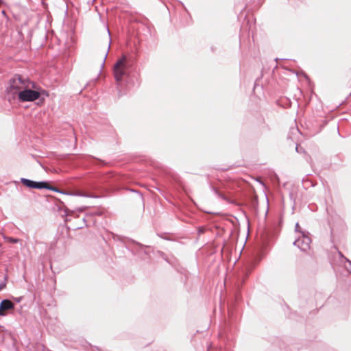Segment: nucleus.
<instances>
[{
    "instance_id": "nucleus-1",
    "label": "nucleus",
    "mask_w": 351,
    "mask_h": 351,
    "mask_svg": "<svg viewBox=\"0 0 351 351\" xmlns=\"http://www.w3.org/2000/svg\"><path fill=\"white\" fill-rule=\"evenodd\" d=\"M30 80L28 77L15 75L10 78L6 86V93L12 99H16Z\"/></svg>"
},
{
    "instance_id": "nucleus-2",
    "label": "nucleus",
    "mask_w": 351,
    "mask_h": 351,
    "mask_svg": "<svg viewBox=\"0 0 351 351\" xmlns=\"http://www.w3.org/2000/svg\"><path fill=\"white\" fill-rule=\"evenodd\" d=\"M40 90L35 82L29 80L16 98L20 102L34 101L40 97Z\"/></svg>"
},
{
    "instance_id": "nucleus-3",
    "label": "nucleus",
    "mask_w": 351,
    "mask_h": 351,
    "mask_svg": "<svg viewBox=\"0 0 351 351\" xmlns=\"http://www.w3.org/2000/svg\"><path fill=\"white\" fill-rule=\"evenodd\" d=\"M129 67L130 63L125 56H123L121 59L117 61L114 65L113 72L117 82H121L124 77L128 75Z\"/></svg>"
},
{
    "instance_id": "nucleus-4",
    "label": "nucleus",
    "mask_w": 351,
    "mask_h": 351,
    "mask_svg": "<svg viewBox=\"0 0 351 351\" xmlns=\"http://www.w3.org/2000/svg\"><path fill=\"white\" fill-rule=\"evenodd\" d=\"M311 239L305 232H301V235L295 239L293 245L300 248L302 251H307L310 248Z\"/></svg>"
},
{
    "instance_id": "nucleus-5",
    "label": "nucleus",
    "mask_w": 351,
    "mask_h": 351,
    "mask_svg": "<svg viewBox=\"0 0 351 351\" xmlns=\"http://www.w3.org/2000/svg\"><path fill=\"white\" fill-rule=\"evenodd\" d=\"M21 182L29 189H42L46 186V182H35L27 178H21Z\"/></svg>"
},
{
    "instance_id": "nucleus-6",
    "label": "nucleus",
    "mask_w": 351,
    "mask_h": 351,
    "mask_svg": "<svg viewBox=\"0 0 351 351\" xmlns=\"http://www.w3.org/2000/svg\"><path fill=\"white\" fill-rule=\"evenodd\" d=\"M14 308V304L12 301L5 299L0 303V316H5L8 314L10 310Z\"/></svg>"
},
{
    "instance_id": "nucleus-7",
    "label": "nucleus",
    "mask_w": 351,
    "mask_h": 351,
    "mask_svg": "<svg viewBox=\"0 0 351 351\" xmlns=\"http://www.w3.org/2000/svg\"><path fill=\"white\" fill-rule=\"evenodd\" d=\"M46 186L47 187H44V189H49L50 191H56V192H58V193H62L58 189H57V188H56L54 186H50L47 182H46Z\"/></svg>"
},
{
    "instance_id": "nucleus-8",
    "label": "nucleus",
    "mask_w": 351,
    "mask_h": 351,
    "mask_svg": "<svg viewBox=\"0 0 351 351\" xmlns=\"http://www.w3.org/2000/svg\"><path fill=\"white\" fill-rule=\"evenodd\" d=\"M5 240L10 243H16L19 241V239L12 237H6Z\"/></svg>"
},
{
    "instance_id": "nucleus-9",
    "label": "nucleus",
    "mask_w": 351,
    "mask_h": 351,
    "mask_svg": "<svg viewBox=\"0 0 351 351\" xmlns=\"http://www.w3.org/2000/svg\"><path fill=\"white\" fill-rule=\"evenodd\" d=\"M295 149L298 153L304 152V149L302 147H300L298 145L296 146Z\"/></svg>"
},
{
    "instance_id": "nucleus-10",
    "label": "nucleus",
    "mask_w": 351,
    "mask_h": 351,
    "mask_svg": "<svg viewBox=\"0 0 351 351\" xmlns=\"http://www.w3.org/2000/svg\"><path fill=\"white\" fill-rule=\"evenodd\" d=\"M23 299V297H17V298H13V300L16 302V303H19L21 302Z\"/></svg>"
},
{
    "instance_id": "nucleus-11",
    "label": "nucleus",
    "mask_w": 351,
    "mask_h": 351,
    "mask_svg": "<svg viewBox=\"0 0 351 351\" xmlns=\"http://www.w3.org/2000/svg\"><path fill=\"white\" fill-rule=\"evenodd\" d=\"M300 226H299V223H297L295 224V231H296V232H298L301 234V232H302V231H300Z\"/></svg>"
},
{
    "instance_id": "nucleus-12",
    "label": "nucleus",
    "mask_w": 351,
    "mask_h": 351,
    "mask_svg": "<svg viewBox=\"0 0 351 351\" xmlns=\"http://www.w3.org/2000/svg\"><path fill=\"white\" fill-rule=\"evenodd\" d=\"M6 287L5 282H1L0 283V291L4 289Z\"/></svg>"
},
{
    "instance_id": "nucleus-13",
    "label": "nucleus",
    "mask_w": 351,
    "mask_h": 351,
    "mask_svg": "<svg viewBox=\"0 0 351 351\" xmlns=\"http://www.w3.org/2000/svg\"><path fill=\"white\" fill-rule=\"evenodd\" d=\"M107 55H108V51H107V52H106V53H105V56H104V60L106 58Z\"/></svg>"
}]
</instances>
